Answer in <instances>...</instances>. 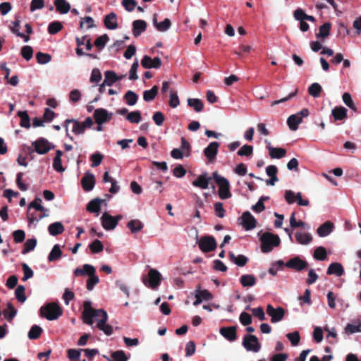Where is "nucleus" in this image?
<instances>
[{
    "instance_id": "63",
    "label": "nucleus",
    "mask_w": 361,
    "mask_h": 361,
    "mask_svg": "<svg viewBox=\"0 0 361 361\" xmlns=\"http://www.w3.org/2000/svg\"><path fill=\"white\" fill-rule=\"evenodd\" d=\"M286 337L294 346L298 345L300 343V337L298 331L287 334Z\"/></svg>"
},
{
    "instance_id": "5",
    "label": "nucleus",
    "mask_w": 361,
    "mask_h": 361,
    "mask_svg": "<svg viewBox=\"0 0 361 361\" xmlns=\"http://www.w3.org/2000/svg\"><path fill=\"white\" fill-rule=\"evenodd\" d=\"M161 280L162 276L159 271L155 269H150L147 276L142 279V282L145 286L155 289L160 285Z\"/></svg>"
},
{
    "instance_id": "58",
    "label": "nucleus",
    "mask_w": 361,
    "mask_h": 361,
    "mask_svg": "<svg viewBox=\"0 0 361 361\" xmlns=\"http://www.w3.org/2000/svg\"><path fill=\"white\" fill-rule=\"evenodd\" d=\"M37 245V240L35 238L27 239L24 244V248L22 251L23 254H25L27 252L32 250Z\"/></svg>"
},
{
    "instance_id": "22",
    "label": "nucleus",
    "mask_w": 361,
    "mask_h": 361,
    "mask_svg": "<svg viewBox=\"0 0 361 361\" xmlns=\"http://www.w3.org/2000/svg\"><path fill=\"white\" fill-rule=\"evenodd\" d=\"M326 274L328 275L334 274L337 276H341L344 274L343 267L338 262H333L329 266Z\"/></svg>"
},
{
    "instance_id": "42",
    "label": "nucleus",
    "mask_w": 361,
    "mask_h": 361,
    "mask_svg": "<svg viewBox=\"0 0 361 361\" xmlns=\"http://www.w3.org/2000/svg\"><path fill=\"white\" fill-rule=\"evenodd\" d=\"M153 23L156 28L160 32H165L169 30L171 25V20L169 18H165L164 21L158 23L154 18Z\"/></svg>"
},
{
    "instance_id": "49",
    "label": "nucleus",
    "mask_w": 361,
    "mask_h": 361,
    "mask_svg": "<svg viewBox=\"0 0 361 361\" xmlns=\"http://www.w3.org/2000/svg\"><path fill=\"white\" fill-rule=\"evenodd\" d=\"M63 29V25L59 21H54L48 25V32L50 35H56Z\"/></svg>"
},
{
    "instance_id": "15",
    "label": "nucleus",
    "mask_w": 361,
    "mask_h": 361,
    "mask_svg": "<svg viewBox=\"0 0 361 361\" xmlns=\"http://www.w3.org/2000/svg\"><path fill=\"white\" fill-rule=\"evenodd\" d=\"M219 143L218 142H212L204 149V154L208 159L209 162H213L218 154Z\"/></svg>"
},
{
    "instance_id": "14",
    "label": "nucleus",
    "mask_w": 361,
    "mask_h": 361,
    "mask_svg": "<svg viewBox=\"0 0 361 361\" xmlns=\"http://www.w3.org/2000/svg\"><path fill=\"white\" fill-rule=\"evenodd\" d=\"M240 224L246 231L256 227L257 221L250 212H245L240 217Z\"/></svg>"
},
{
    "instance_id": "35",
    "label": "nucleus",
    "mask_w": 361,
    "mask_h": 361,
    "mask_svg": "<svg viewBox=\"0 0 361 361\" xmlns=\"http://www.w3.org/2000/svg\"><path fill=\"white\" fill-rule=\"evenodd\" d=\"M295 238L297 242L302 245H307L312 240V236L308 233L297 232Z\"/></svg>"
},
{
    "instance_id": "62",
    "label": "nucleus",
    "mask_w": 361,
    "mask_h": 361,
    "mask_svg": "<svg viewBox=\"0 0 361 361\" xmlns=\"http://www.w3.org/2000/svg\"><path fill=\"white\" fill-rule=\"evenodd\" d=\"M103 159V155L99 152H95L90 156V160L92 161V167H97L102 163Z\"/></svg>"
},
{
    "instance_id": "9",
    "label": "nucleus",
    "mask_w": 361,
    "mask_h": 361,
    "mask_svg": "<svg viewBox=\"0 0 361 361\" xmlns=\"http://www.w3.org/2000/svg\"><path fill=\"white\" fill-rule=\"evenodd\" d=\"M121 219L122 216L121 215H117L116 216L114 217L109 214L107 212H105L101 217L102 225L105 230H113L116 228L118 221Z\"/></svg>"
},
{
    "instance_id": "19",
    "label": "nucleus",
    "mask_w": 361,
    "mask_h": 361,
    "mask_svg": "<svg viewBox=\"0 0 361 361\" xmlns=\"http://www.w3.org/2000/svg\"><path fill=\"white\" fill-rule=\"evenodd\" d=\"M212 178V177L208 176L207 173H203L194 180L192 184L193 186L201 189H207Z\"/></svg>"
},
{
    "instance_id": "32",
    "label": "nucleus",
    "mask_w": 361,
    "mask_h": 361,
    "mask_svg": "<svg viewBox=\"0 0 361 361\" xmlns=\"http://www.w3.org/2000/svg\"><path fill=\"white\" fill-rule=\"evenodd\" d=\"M229 259L239 267H244L247 264L248 259L247 257L243 255L235 256L234 253H228Z\"/></svg>"
},
{
    "instance_id": "41",
    "label": "nucleus",
    "mask_w": 361,
    "mask_h": 361,
    "mask_svg": "<svg viewBox=\"0 0 361 361\" xmlns=\"http://www.w3.org/2000/svg\"><path fill=\"white\" fill-rule=\"evenodd\" d=\"M159 87L157 85H154L152 87V89L149 90H145L143 92V99L145 102H151L152 101L158 94Z\"/></svg>"
},
{
    "instance_id": "59",
    "label": "nucleus",
    "mask_w": 361,
    "mask_h": 361,
    "mask_svg": "<svg viewBox=\"0 0 361 361\" xmlns=\"http://www.w3.org/2000/svg\"><path fill=\"white\" fill-rule=\"evenodd\" d=\"M253 153V147L252 145H245L237 152L238 155L249 157Z\"/></svg>"
},
{
    "instance_id": "1",
    "label": "nucleus",
    "mask_w": 361,
    "mask_h": 361,
    "mask_svg": "<svg viewBox=\"0 0 361 361\" xmlns=\"http://www.w3.org/2000/svg\"><path fill=\"white\" fill-rule=\"evenodd\" d=\"M84 310L82 317L84 323L88 325H92L93 319L98 320L97 327L104 333L110 336L113 334V328L111 325L106 324L108 315L106 311L102 309L96 310L92 307V302L89 300L85 301L83 303Z\"/></svg>"
},
{
    "instance_id": "11",
    "label": "nucleus",
    "mask_w": 361,
    "mask_h": 361,
    "mask_svg": "<svg viewBox=\"0 0 361 361\" xmlns=\"http://www.w3.org/2000/svg\"><path fill=\"white\" fill-rule=\"evenodd\" d=\"M112 113H109L106 109L99 108L94 110L93 117L97 125H102L109 121L112 118Z\"/></svg>"
},
{
    "instance_id": "21",
    "label": "nucleus",
    "mask_w": 361,
    "mask_h": 361,
    "mask_svg": "<svg viewBox=\"0 0 361 361\" xmlns=\"http://www.w3.org/2000/svg\"><path fill=\"white\" fill-rule=\"evenodd\" d=\"M105 27L109 30H114L118 27L117 18L115 13L111 12L104 18Z\"/></svg>"
},
{
    "instance_id": "56",
    "label": "nucleus",
    "mask_w": 361,
    "mask_h": 361,
    "mask_svg": "<svg viewBox=\"0 0 361 361\" xmlns=\"http://www.w3.org/2000/svg\"><path fill=\"white\" fill-rule=\"evenodd\" d=\"M342 99L346 106L355 111H357V107L352 99L351 95L348 92L343 93Z\"/></svg>"
},
{
    "instance_id": "46",
    "label": "nucleus",
    "mask_w": 361,
    "mask_h": 361,
    "mask_svg": "<svg viewBox=\"0 0 361 361\" xmlns=\"http://www.w3.org/2000/svg\"><path fill=\"white\" fill-rule=\"evenodd\" d=\"M126 103L130 106L135 105L137 102V94L133 91L128 90L124 95Z\"/></svg>"
},
{
    "instance_id": "50",
    "label": "nucleus",
    "mask_w": 361,
    "mask_h": 361,
    "mask_svg": "<svg viewBox=\"0 0 361 361\" xmlns=\"http://www.w3.org/2000/svg\"><path fill=\"white\" fill-rule=\"evenodd\" d=\"M109 40V37L108 35L104 34L96 39V40L94 41V45L99 49V51H101L104 48L106 44Z\"/></svg>"
},
{
    "instance_id": "53",
    "label": "nucleus",
    "mask_w": 361,
    "mask_h": 361,
    "mask_svg": "<svg viewBox=\"0 0 361 361\" xmlns=\"http://www.w3.org/2000/svg\"><path fill=\"white\" fill-rule=\"evenodd\" d=\"M89 247L93 254L101 252L104 250V245L99 240H94Z\"/></svg>"
},
{
    "instance_id": "24",
    "label": "nucleus",
    "mask_w": 361,
    "mask_h": 361,
    "mask_svg": "<svg viewBox=\"0 0 361 361\" xmlns=\"http://www.w3.org/2000/svg\"><path fill=\"white\" fill-rule=\"evenodd\" d=\"M54 4L56 10L61 14H66L71 10V4L66 0H55Z\"/></svg>"
},
{
    "instance_id": "34",
    "label": "nucleus",
    "mask_w": 361,
    "mask_h": 361,
    "mask_svg": "<svg viewBox=\"0 0 361 361\" xmlns=\"http://www.w3.org/2000/svg\"><path fill=\"white\" fill-rule=\"evenodd\" d=\"M63 156V152L61 150L56 151V156L54 158L53 168L57 172H63L65 169L62 166L61 157Z\"/></svg>"
},
{
    "instance_id": "44",
    "label": "nucleus",
    "mask_w": 361,
    "mask_h": 361,
    "mask_svg": "<svg viewBox=\"0 0 361 361\" xmlns=\"http://www.w3.org/2000/svg\"><path fill=\"white\" fill-rule=\"evenodd\" d=\"M17 311L15 307L13 306L11 302L7 303V308L4 310V315L5 318L11 322L16 315Z\"/></svg>"
},
{
    "instance_id": "60",
    "label": "nucleus",
    "mask_w": 361,
    "mask_h": 361,
    "mask_svg": "<svg viewBox=\"0 0 361 361\" xmlns=\"http://www.w3.org/2000/svg\"><path fill=\"white\" fill-rule=\"evenodd\" d=\"M22 269L24 274V276L22 279L23 281H25L33 276L34 272L27 264L23 263Z\"/></svg>"
},
{
    "instance_id": "2",
    "label": "nucleus",
    "mask_w": 361,
    "mask_h": 361,
    "mask_svg": "<svg viewBox=\"0 0 361 361\" xmlns=\"http://www.w3.org/2000/svg\"><path fill=\"white\" fill-rule=\"evenodd\" d=\"M212 178L219 186L218 195L220 199L226 200L231 197V185L229 181L221 176L217 171L212 173Z\"/></svg>"
},
{
    "instance_id": "43",
    "label": "nucleus",
    "mask_w": 361,
    "mask_h": 361,
    "mask_svg": "<svg viewBox=\"0 0 361 361\" xmlns=\"http://www.w3.org/2000/svg\"><path fill=\"white\" fill-rule=\"evenodd\" d=\"M17 115L20 118V126L23 128H29L30 127V119L27 112L19 111Z\"/></svg>"
},
{
    "instance_id": "52",
    "label": "nucleus",
    "mask_w": 361,
    "mask_h": 361,
    "mask_svg": "<svg viewBox=\"0 0 361 361\" xmlns=\"http://www.w3.org/2000/svg\"><path fill=\"white\" fill-rule=\"evenodd\" d=\"M126 119L132 123H138L142 120L141 113L139 111L130 112L128 114Z\"/></svg>"
},
{
    "instance_id": "37",
    "label": "nucleus",
    "mask_w": 361,
    "mask_h": 361,
    "mask_svg": "<svg viewBox=\"0 0 361 361\" xmlns=\"http://www.w3.org/2000/svg\"><path fill=\"white\" fill-rule=\"evenodd\" d=\"M20 20H19V17L16 18V20L13 22V27H11V30L13 33L16 34L18 37H21L24 39L25 42H27L30 40V37L28 35H25V34L19 32L18 27L20 25Z\"/></svg>"
},
{
    "instance_id": "18",
    "label": "nucleus",
    "mask_w": 361,
    "mask_h": 361,
    "mask_svg": "<svg viewBox=\"0 0 361 361\" xmlns=\"http://www.w3.org/2000/svg\"><path fill=\"white\" fill-rule=\"evenodd\" d=\"M237 327L235 326L221 327L219 329L220 334L230 342H233L237 339Z\"/></svg>"
},
{
    "instance_id": "57",
    "label": "nucleus",
    "mask_w": 361,
    "mask_h": 361,
    "mask_svg": "<svg viewBox=\"0 0 361 361\" xmlns=\"http://www.w3.org/2000/svg\"><path fill=\"white\" fill-rule=\"evenodd\" d=\"M99 277L96 275V273L93 274V275H91L90 276H89V278L87 281V284H86L87 289L88 290H92L94 288V287L97 283H99Z\"/></svg>"
},
{
    "instance_id": "4",
    "label": "nucleus",
    "mask_w": 361,
    "mask_h": 361,
    "mask_svg": "<svg viewBox=\"0 0 361 361\" xmlns=\"http://www.w3.org/2000/svg\"><path fill=\"white\" fill-rule=\"evenodd\" d=\"M62 313L61 308L55 302L48 303L39 310L40 316L50 321L58 319Z\"/></svg>"
},
{
    "instance_id": "10",
    "label": "nucleus",
    "mask_w": 361,
    "mask_h": 361,
    "mask_svg": "<svg viewBox=\"0 0 361 361\" xmlns=\"http://www.w3.org/2000/svg\"><path fill=\"white\" fill-rule=\"evenodd\" d=\"M73 123L72 132L75 135H82L85 133V130L81 123L73 118H68L64 121L63 127L65 128L66 135L71 140L73 137L68 133V124Z\"/></svg>"
},
{
    "instance_id": "33",
    "label": "nucleus",
    "mask_w": 361,
    "mask_h": 361,
    "mask_svg": "<svg viewBox=\"0 0 361 361\" xmlns=\"http://www.w3.org/2000/svg\"><path fill=\"white\" fill-rule=\"evenodd\" d=\"M334 224L330 221H326L317 228V233L320 237L327 236L333 230Z\"/></svg>"
},
{
    "instance_id": "7",
    "label": "nucleus",
    "mask_w": 361,
    "mask_h": 361,
    "mask_svg": "<svg viewBox=\"0 0 361 361\" xmlns=\"http://www.w3.org/2000/svg\"><path fill=\"white\" fill-rule=\"evenodd\" d=\"M243 347L248 351L258 352L261 345L258 338L255 335L246 334L243 340Z\"/></svg>"
},
{
    "instance_id": "27",
    "label": "nucleus",
    "mask_w": 361,
    "mask_h": 361,
    "mask_svg": "<svg viewBox=\"0 0 361 361\" xmlns=\"http://www.w3.org/2000/svg\"><path fill=\"white\" fill-rule=\"evenodd\" d=\"M104 202L100 198H95L91 200L87 205V210L91 213H98L101 209V204Z\"/></svg>"
},
{
    "instance_id": "61",
    "label": "nucleus",
    "mask_w": 361,
    "mask_h": 361,
    "mask_svg": "<svg viewBox=\"0 0 361 361\" xmlns=\"http://www.w3.org/2000/svg\"><path fill=\"white\" fill-rule=\"evenodd\" d=\"M21 55L27 61L32 58L33 49L30 46H24L21 49Z\"/></svg>"
},
{
    "instance_id": "39",
    "label": "nucleus",
    "mask_w": 361,
    "mask_h": 361,
    "mask_svg": "<svg viewBox=\"0 0 361 361\" xmlns=\"http://www.w3.org/2000/svg\"><path fill=\"white\" fill-rule=\"evenodd\" d=\"M331 24L330 23H325L319 27V32L316 34L317 38L325 39L330 35Z\"/></svg>"
},
{
    "instance_id": "28",
    "label": "nucleus",
    "mask_w": 361,
    "mask_h": 361,
    "mask_svg": "<svg viewBox=\"0 0 361 361\" xmlns=\"http://www.w3.org/2000/svg\"><path fill=\"white\" fill-rule=\"evenodd\" d=\"M302 122L301 116L297 114H293L290 116L287 119V124L291 130H296L298 128V125Z\"/></svg>"
},
{
    "instance_id": "12",
    "label": "nucleus",
    "mask_w": 361,
    "mask_h": 361,
    "mask_svg": "<svg viewBox=\"0 0 361 361\" xmlns=\"http://www.w3.org/2000/svg\"><path fill=\"white\" fill-rule=\"evenodd\" d=\"M267 313L271 317V322L276 323L283 319L285 315V310L282 307L274 308L271 305H268Z\"/></svg>"
},
{
    "instance_id": "48",
    "label": "nucleus",
    "mask_w": 361,
    "mask_h": 361,
    "mask_svg": "<svg viewBox=\"0 0 361 361\" xmlns=\"http://www.w3.org/2000/svg\"><path fill=\"white\" fill-rule=\"evenodd\" d=\"M322 91V86L317 82L312 83L308 88L309 94L315 98L319 97L320 96Z\"/></svg>"
},
{
    "instance_id": "25",
    "label": "nucleus",
    "mask_w": 361,
    "mask_h": 361,
    "mask_svg": "<svg viewBox=\"0 0 361 361\" xmlns=\"http://www.w3.org/2000/svg\"><path fill=\"white\" fill-rule=\"evenodd\" d=\"M107 361H128V357L126 355L125 352L122 350L112 352L111 357L106 355L103 356Z\"/></svg>"
},
{
    "instance_id": "47",
    "label": "nucleus",
    "mask_w": 361,
    "mask_h": 361,
    "mask_svg": "<svg viewBox=\"0 0 361 361\" xmlns=\"http://www.w3.org/2000/svg\"><path fill=\"white\" fill-rule=\"evenodd\" d=\"M43 330L37 325H33L28 332V338L31 340L37 339L42 334Z\"/></svg>"
},
{
    "instance_id": "36",
    "label": "nucleus",
    "mask_w": 361,
    "mask_h": 361,
    "mask_svg": "<svg viewBox=\"0 0 361 361\" xmlns=\"http://www.w3.org/2000/svg\"><path fill=\"white\" fill-rule=\"evenodd\" d=\"M104 75L105 79L104 82L108 86H111L114 83L120 80L119 76L113 71H106Z\"/></svg>"
},
{
    "instance_id": "30",
    "label": "nucleus",
    "mask_w": 361,
    "mask_h": 361,
    "mask_svg": "<svg viewBox=\"0 0 361 361\" xmlns=\"http://www.w3.org/2000/svg\"><path fill=\"white\" fill-rule=\"evenodd\" d=\"M347 111L343 106H336L332 110L331 114L335 121H342L347 117Z\"/></svg>"
},
{
    "instance_id": "45",
    "label": "nucleus",
    "mask_w": 361,
    "mask_h": 361,
    "mask_svg": "<svg viewBox=\"0 0 361 361\" xmlns=\"http://www.w3.org/2000/svg\"><path fill=\"white\" fill-rule=\"evenodd\" d=\"M62 255V252L59 247V245H54L52 250H51L49 256L48 260L49 262H53L59 259Z\"/></svg>"
},
{
    "instance_id": "8",
    "label": "nucleus",
    "mask_w": 361,
    "mask_h": 361,
    "mask_svg": "<svg viewBox=\"0 0 361 361\" xmlns=\"http://www.w3.org/2000/svg\"><path fill=\"white\" fill-rule=\"evenodd\" d=\"M35 147V151L39 154H45L50 149L54 148V145H51L47 139L39 137L32 143Z\"/></svg>"
},
{
    "instance_id": "3",
    "label": "nucleus",
    "mask_w": 361,
    "mask_h": 361,
    "mask_svg": "<svg viewBox=\"0 0 361 361\" xmlns=\"http://www.w3.org/2000/svg\"><path fill=\"white\" fill-rule=\"evenodd\" d=\"M261 250L264 253L270 252L274 247H277L281 243L279 235L269 232L263 233L260 237Z\"/></svg>"
},
{
    "instance_id": "64",
    "label": "nucleus",
    "mask_w": 361,
    "mask_h": 361,
    "mask_svg": "<svg viewBox=\"0 0 361 361\" xmlns=\"http://www.w3.org/2000/svg\"><path fill=\"white\" fill-rule=\"evenodd\" d=\"M347 334H352L356 332H361V323L359 324H348L345 328Z\"/></svg>"
},
{
    "instance_id": "6",
    "label": "nucleus",
    "mask_w": 361,
    "mask_h": 361,
    "mask_svg": "<svg viewBox=\"0 0 361 361\" xmlns=\"http://www.w3.org/2000/svg\"><path fill=\"white\" fill-rule=\"evenodd\" d=\"M198 245L203 252L214 251L217 246L215 238L212 235L202 237L198 243Z\"/></svg>"
},
{
    "instance_id": "40",
    "label": "nucleus",
    "mask_w": 361,
    "mask_h": 361,
    "mask_svg": "<svg viewBox=\"0 0 361 361\" xmlns=\"http://www.w3.org/2000/svg\"><path fill=\"white\" fill-rule=\"evenodd\" d=\"M187 102L188 105L195 111L200 112L203 110L204 104L200 99L189 98Z\"/></svg>"
},
{
    "instance_id": "31",
    "label": "nucleus",
    "mask_w": 361,
    "mask_h": 361,
    "mask_svg": "<svg viewBox=\"0 0 361 361\" xmlns=\"http://www.w3.org/2000/svg\"><path fill=\"white\" fill-rule=\"evenodd\" d=\"M240 283L243 287H252L257 283L256 278L252 274H243L240 278Z\"/></svg>"
},
{
    "instance_id": "20",
    "label": "nucleus",
    "mask_w": 361,
    "mask_h": 361,
    "mask_svg": "<svg viewBox=\"0 0 361 361\" xmlns=\"http://www.w3.org/2000/svg\"><path fill=\"white\" fill-rule=\"evenodd\" d=\"M96 273L95 268L90 264H84L82 268H77L74 270V275L75 276H90L91 275H93V274Z\"/></svg>"
},
{
    "instance_id": "51",
    "label": "nucleus",
    "mask_w": 361,
    "mask_h": 361,
    "mask_svg": "<svg viewBox=\"0 0 361 361\" xmlns=\"http://www.w3.org/2000/svg\"><path fill=\"white\" fill-rule=\"evenodd\" d=\"M326 255L327 253L325 247L320 246L315 249L313 257L317 260L323 261L326 259Z\"/></svg>"
},
{
    "instance_id": "54",
    "label": "nucleus",
    "mask_w": 361,
    "mask_h": 361,
    "mask_svg": "<svg viewBox=\"0 0 361 361\" xmlns=\"http://www.w3.org/2000/svg\"><path fill=\"white\" fill-rule=\"evenodd\" d=\"M36 59L38 63L46 64L51 61V56L49 54L39 51L36 54Z\"/></svg>"
},
{
    "instance_id": "23",
    "label": "nucleus",
    "mask_w": 361,
    "mask_h": 361,
    "mask_svg": "<svg viewBox=\"0 0 361 361\" xmlns=\"http://www.w3.org/2000/svg\"><path fill=\"white\" fill-rule=\"evenodd\" d=\"M147 28V23L143 20H135L133 23V34L137 37Z\"/></svg>"
},
{
    "instance_id": "29",
    "label": "nucleus",
    "mask_w": 361,
    "mask_h": 361,
    "mask_svg": "<svg viewBox=\"0 0 361 361\" xmlns=\"http://www.w3.org/2000/svg\"><path fill=\"white\" fill-rule=\"evenodd\" d=\"M269 149V156L272 159H281L286 154V150L281 147H273L269 145L267 146Z\"/></svg>"
},
{
    "instance_id": "16",
    "label": "nucleus",
    "mask_w": 361,
    "mask_h": 361,
    "mask_svg": "<svg viewBox=\"0 0 361 361\" xmlns=\"http://www.w3.org/2000/svg\"><path fill=\"white\" fill-rule=\"evenodd\" d=\"M81 185L86 192L92 190L95 185V177L92 173L87 171L81 179Z\"/></svg>"
},
{
    "instance_id": "26",
    "label": "nucleus",
    "mask_w": 361,
    "mask_h": 361,
    "mask_svg": "<svg viewBox=\"0 0 361 361\" xmlns=\"http://www.w3.org/2000/svg\"><path fill=\"white\" fill-rule=\"evenodd\" d=\"M64 230V226L59 221L51 224L48 227L49 234L54 236L63 233Z\"/></svg>"
},
{
    "instance_id": "38",
    "label": "nucleus",
    "mask_w": 361,
    "mask_h": 361,
    "mask_svg": "<svg viewBox=\"0 0 361 361\" xmlns=\"http://www.w3.org/2000/svg\"><path fill=\"white\" fill-rule=\"evenodd\" d=\"M127 227L130 230L132 233H135L143 228L144 224L139 219H133L128 223Z\"/></svg>"
},
{
    "instance_id": "13",
    "label": "nucleus",
    "mask_w": 361,
    "mask_h": 361,
    "mask_svg": "<svg viewBox=\"0 0 361 361\" xmlns=\"http://www.w3.org/2000/svg\"><path fill=\"white\" fill-rule=\"evenodd\" d=\"M286 267L288 269L300 271L308 267V263L299 257H295L286 263Z\"/></svg>"
},
{
    "instance_id": "55",
    "label": "nucleus",
    "mask_w": 361,
    "mask_h": 361,
    "mask_svg": "<svg viewBox=\"0 0 361 361\" xmlns=\"http://www.w3.org/2000/svg\"><path fill=\"white\" fill-rule=\"evenodd\" d=\"M25 288L23 286H18L15 290V295L16 299L21 303L26 300V296L25 295Z\"/></svg>"
},
{
    "instance_id": "17",
    "label": "nucleus",
    "mask_w": 361,
    "mask_h": 361,
    "mask_svg": "<svg viewBox=\"0 0 361 361\" xmlns=\"http://www.w3.org/2000/svg\"><path fill=\"white\" fill-rule=\"evenodd\" d=\"M141 65L145 68H159L161 66V61L159 57L152 59L150 56L145 55L141 60Z\"/></svg>"
}]
</instances>
